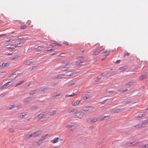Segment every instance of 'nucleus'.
I'll use <instances>...</instances> for the list:
<instances>
[{
    "mask_svg": "<svg viewBox=\"0 0 148 148\" xmlns=\"http://www.w3.org/2000/svg\"><path fill=\"white\" fill-rule=\"evenodd\" d=\"M12 83L11 82H8L5 84H4V86H5V88H6L7 87H9L12 85Z\"/></svg>",
    "mask_w": 148,
    "mask_h": 148,
    "instance_id": "19",
    "label": "nucleus"
},
{
    "mask_svg": "<svg viewBox=\"0 0 148 148\" xmlns=\"http://www.w3.org/2000/svg\"><path fill=\"white\" fill-rule=\"evenodd\" d=\"M23 44V43L22 42H19V43H17L15 44L17 46V47H19L21 46Z\"/></svg>",
    "mask_w": 148,
    "mask_h": 148,
    "instance_id": "30",
    "label": "nucleus"
},
{
    "mask_svg": "<svg viewBox=\"0 0 148 148\" xmlns=\"http://www.w3.org/2000/svg\"><path fill=\"white\" fill-rule=\"evenodd\" d=\"M74 125L73 123H70L66 124V127L67 128H70L73 127Z\"/></svg>",
    "mask_w": 148,
    "mask_h": 148,
    "instance_id": "18",
    "label": "nucleus"
},
{
    "mask_svg": "<svg viewBox=\"0 0 148 148\" xmlns=\"http://www.w3.org/2000/svg\"><path fill=\"white\" fill-rule=\"evenodd\" d=\"M145 110H148V107L145 109Z\"/></svg>",
    "mask_w": 148,
    "mask_h": 148,
    "instance_id": "62",
    "label": "nucleus"
},
{
    "mask_svg": "<svg viewBox=\"0 0 148 148\" xmlns=\"http://www.w3.org/2000/svg\"><path fill=\"white\" fill-rule=\"evenodd\" d=\"M24 82V81H21V82H20L19 83H18L15 86V87H16L17 86H18L20 85V84H21L23 83Z\"/></svg>",
    "mask_w": 148,
    "mask_h": 148,
    "instance_id": "37",
    "label": "nucleus"
},
{
    "mask_svg": "<svg viewBox=\"0 0 148 148\" xmlns=\"http://www.w3.org/2000/svg\"><path fill=\"white\" fill-rule=\"evenodd\" d=\"M72 74H71L70 75H68V76H72Z\"/></svg>",
    "mask_w": 148,
    "mask_h": 148,
    "instance_id": "64",
    "label": "nucleus"
},
{
    "mask_svg": "<svg viewBox=\"0 0 148 148\" xmlns=\"http://www.w3.org/2000/svg\"><path fill=\"white\" fill-rule=\"evenodd\" d=\"M103 53H105V56H108L110 53V52L109 51H105L103 52Z\"/></svg>",
    "mask_w": 148,
    "mask_h": 148,
    "instance_id": "34",
    "label": "nucleus"
},
{
    "mask_svg": "<svg viewBox=\"0 0 148 148\" xmlns=\"http://www.w3.org/2000/svg\"><path fill=\"white\" fill-rule=\"evenodd\" d=\"M9 63H3L1 64V65H0V67H4L7 66H9Z\"/></svg>",
    "mask_w": 148,
    "mask_h": 148,
    "instance_id": "24",
    "label": "nucleus"
},
{
    "mask_svg": "<svg viewBox=\"0 0 148 148\" xmlns=\"http://www.w3.org/2000/svg\"><path fill=\"white\" fill-rule=\"evenodd\" d=\"M130 54V53H127V52L125 51L124 52V56L125 57L126 56H128Z\"/></svg>",
    "mask_w": 148,
    "mask_h": 148,
    "instance_id": "39",
    "label": "nucleus"
},
{
    "mask_svg": "<svg viewBox=\"0 0 148 148\" xmlns=\"http://www.w3.org/2000/svg\"><path fill=\"white\" fill-rule=\"evenodd\" d=\"M45 112H42L40 114L37 115V116L39 118H41L45 114Z\"/></svg>",
    "mask_w": 148,
    "mask_h": 148,
    "instance_id": "21",
    "label": "nucleus"
},
{
    "mask_svg": "<svg viewBox=\"0 0 148 148\" xmlns=\"http://www.w3.org/2000/svg\"><path fill=\"white\" fill-rule=\"evenodd\" d=\"M130 144L129 145L135 146L139 144V143L138 142L134 141L130 143Z\"/></svg>",
    "mask_w": 148,
    "mask_h": 148,
    "instance_id": "20",
    "label": "nucleus"
},
{
    "mask_svg": "<svg viewBox=\"0 0 148 148\" xmlns=\"http://www.w3.org/2000/svg\"><path fill=\"white\" fill-rule=\"evenodd\" d=\"M62 138L58 137L54 138L53 139L51 140L50 142L53 144H54L57 143L59 140L62 141Z\"/></svg>",
    "mask_w": 148,
    "mask_h": 148,
    "instance_id": "5",
    "label": "nucleus"
},
{
    "mask_svg": "<svg viewBox=\"0 0 148 148\" xmlns=\"http://www.w3.org/2000/svg\"><path fill=\"white\" fill-rule=\"evenodd\" d=\"M2 21L0 20V25L1 24H2Z\"/></svg>",
    "mask_w": 148,
    "mask_h": 148,
    "instance_id": "61",
    "label": "nucleus"
},
{
    "mask_svg": "<svg viewBox=\"0 0 148 148\" xmlns=\"http://www.w3.org/2000/svg\"><path fill=\"white\" fill-rule=\"evenodd\" d=\"M27 136H28V138H30V137H33V134L32 133H31L30 134H28L27 135Z\"/></svg>",
    "mask_w": 148,
    "mask_h": 148,
    "instance_id": "46",
    "label": "nucleus"
},
{
    "mask_svg": "<svg viewBox=\"0 0 148 148\" xmlns=\"http://www.w3.org/2000/svg\"><path fill=\"white\" fill-rule=\"evenodd\" d=\"M145 148H148V144L145 145Z\"/></svg>",
    "mask_w": 148,
    "mask_h": 148,
    "instance_id": "58",
    "label": "nucleus"
},
{
    "mask_svg": "<svg viewBox=\"0 0 148 148\" xmlns=\"http://www.w3.org/2000/svg\"><path fill=\"white\" fill-rule=\"evenodd\" d=\"M18 71H17L15 72L14 73L12 74V75L11 76L12 79L15 78L17 76H18L19 74Z\"/></svg>",
    "mask_w": 148,
    "mask_h": 148,
    "instance_id": "10",
    "label": "nucleus"
},
{
    "mask_svg": "<svg viewBox=\"0 0 148 148\" xmlns=\"http://www.w3.org/2000/svg\"><path fill=\"white\" fill-rule=\"evenodd\" d=\"M75 115L77 118L81 119L83 117L84 113L81 111H77L75 112Z\"/></svg>",
    "mask_w": 148,
    "mask_h": 148,
    "instance_id": "1",
    "label": "nucleus"
},
{
    "mask_svg": "<svg viewBox=\"0 0 148 148\" xmlns=\"http://www.w3.org/2000/svg\"><path fill=\"white\" fill-rule=\"evenodd\" d=\"M145 114H139L137 116V118H141L143 116H145Z\"/></svg>",
    "mask_w": 148,
    "mask_h": 148,
    "instance_id": "31",
    "label": "nucleus"
},
{
    "mask_svg": "<svg viewBox=\"0 0 148 148\" xmlns=\"http://www.w3.org/2000/svg\"><path fill=\"white\" fill-rule=\"evenodd\" d=\"M3 88H5V86H4V84L3 86L0 87V90H1Z\"/></svg>",
    "mask_w": 148,
    "mask_h": 148,
    "instance_id": "53",
    "label": "nucleus"
},
{
    "mask_svg": "<svg viewBox=\"0 0 148 148\" xmlns=\"http://www.w3.org/2000/svg\"><path fill=\"white\" fill-rule=\"evenodd\" d=\"M75 109H73L71 110H70L69 111V112L71 113V112H74L75 111Z\"/></svg>",
    "mask_w": 148,
    "mask_h": 148,
    "instance_id": "47",
    "label": "nucleus"
},
{
    "mask_svg": "<svg viewBox=\"0 0 148 148\" xmlns=\"http://www.w3.org/2000/svg\"><path fill=\"white\" fill-rule=\"evenodd\" d=\"M71 63H68L67 64H66L65 65V66H70L71 65Z\"/></svg>",
    "mask_w": 148,
    "mask_h": 148,
    "instance_id": "54",
    "label": "nucleus"
},
{
    "mask_svg": "<svg viewBox=\"0 0 148 148\" xmlns=\"http://www.w3.org/2000/svg\"><path fill=\"white\" fill-rule=\"evenodd\" d=\"M109 116H104L100 118L99 121H103L107 120L109 118Z\"/></svg>",
    "mask_w": 148,
    "mask_h": 148,
    "instance_id": "15",
    "label": "nucleus"
},
{
    "mask_svg": "<svg viewBox=\"0 0 148 148\" xmlns=\"http://www.w3.org/2000/svg\"><path fill=\"white\" fill-rule=\"evenodd\" d=\"M64 76V75L63 74H59L56 76V78L57 79H59L62 78Z\"/></svg>",
    "mask_w": 148,
    "mask_h": 148,
    "instance_id": "27",
    "label": "nucleus"
},
{
    "mask_svg": "<svg viewBox=\"0 0 148 148\" xmlns=\"http://www.w3.org/2000/svg\"><path fill=\"white\" fill-rule=\"evenodd\" d=\"M24 82V81H21V82H20L19 83H18L15 86V87H16L17 86H18L20 85V84H21L23 83Z\"/></svg>",
    "mask_w": 148,
    "mask_h": 148,
    "instance_id": "35",
    "label": "nucleus"
},
{
    "mask_svg": "<svg viewBox=\"0 0 148 148\" xmlns=\"http://www.w3.org/2000/svg\"><path fill=\"white\" fill-rule=\"evenodd\" d=\"M82 62H78L77 64V65H80V64L81 63H82Z\"/></svg>",
    "mask_w": 148,
    "mask_h": 148,
    "instance_id": "59",
    "label": "nucleus"
},
{
    "mask_svg": "<svg viewBox=\"0 0 148 148\" xmlns=\"http://www.w3.org/2000/svg\"><path fill=\"white\" fill-rule=\"evenodd\" d=\"M108 99H106L105 100H104L103 101L100 102V103H102V104H103V103H104L106 101H107V100H108Z\"/></svg>",
    "mask_w": 148,
    "mask_h": 148,
    "instance_id": "51",
    "label": "nucleus"
},
{
    "mask_svg": "<svg viewBox=\"0 0 148 148\" xmlns=\"http://www.w3.org/2000/svg\"><path fill=\"white\" fill-rule=\"evenodd\" d=\"M42 143V141L40 139L37 141H34L33 143V145L35 146H38Z\"/></svg>",
    "mask_w": 148,
    "mask_h": 148,
    "instance_id": "7",
    "label": "nucleus"
},
{
    "mask_svg": "<svg viewBox=\"0 0 148 148\" xmlns=\"http://www.w3.org/2000/svg\"><path fill=\"white\" fill-rule=\"evenodd\" d=\"M24 82V81H21V82H20L19 83H18L15 86V87H16L17 86H18L20 85V84H21L23 83Z\"/></svg>",
    "mask_w": 148,
    "mask_h": 148,
    "instance_id": "36",
    "label": "nucleus"
},
{
    "mask_svg": "<svg viewBox=\"0 0 148 148\" xmlns=\"http://www.w3.org/2000/svg\"><path fill=\"white\" fill-rule=\"evenodd\" d=\"M17 39L18 40H22L24 39V36L22 35L17 36Z\"/></svg>",
    "mask_w": 148,
    "mask_h": 148,
    "instance_id": "26",
    "label": "nucleus"
},
{
    "mask_svg": "<svg viewBox=\"0 0 148 148\" xmlns=\"http://www.w3.org/2000/svg\"><path fill=\"white\" fill-rule=\"evenodd\" d=\"M79 93L78 90L77 89H75L74 90L73 92L71 95H66L65 96L66 97H72L73 96L75 95L78 94Z\"/></svg>",
    "mask_w": 148,
    "mask_h": 148,
    "instance_id": "6",
    "label": "nucleus"
},
{
    "mask_svg": "<svg viewBox=\"0 0 148 148\" xmlns=\"http://www.w3.org/2000/svg\"><path fill=\"white\" fill-rule=\"evenodd\" d=\"M100 51H95L94 52V53H93V55H97L99 52H100Z\"/></svg>",
    "mask_w": 148,
    "mask_h": 148,
    "instance_id": "42",
    "label": "nucleus"
},
{
    "mask_svg": "<svg viewBox=\"0 0 148 148\" xmlns=\"http://www.w3.org/2000/svg\"><path fill=\"white\" fill-rule=\"evenodd\" d=\"M52 50H53V49H49V48H48L46 50V51H49Z\"/></svg>",
    "mask_w": 148,
    "mask_h": 148,
    "instance_id": "56",
    "label": "nucleus"
},
{
    "mask_svg": "<svg viewBox=\"0 0 148 148\" xmlns=\"http://www.w3.org/2000/svg\"><path fill=\"white\" fill-rule=\"evenodd\" d=\"M147 77V75L146 74H145L141 75L140 77V79L141 80H143L146 79Z\"/></svg>",
    "mask_w": 148,
    "mask_h": 148,
    "instance_id": "17",
    "label": "nucleus"
},
{
    "mask_svg": "<svg viewBox=\"0 0 148 148\" xmlns=\"http://www.w3.org/2000/svg\"><path fill=\"white\" fill-rule=\"evenodd\" d=\"M12 39V38L11 37H8L6 38L7 40H6V41H10Z\"/></svg>",
    "mask_w": 148,
    "mask_h": 148,
    "instance_id": "45",
    "label": "nucleus"
},
{
    "mask_svg": "<svg viewBox=\"0 0 148 148\" xmlns=\"http://www.w3.org/2000/svg\"><path fill=\"white\" fill-rule=\"evenodd\" d=\"M148 122V119L144 121V123L141 124L137 125L135 126V127L137 128H141L145 127L147 123Z\"/></svg>",
    "mask_w": 148,
    "mask_h": 148,
    "instance_id": "2",
    "label": "nucleus"
},
{
    "mask_svg": "<svg viewBox=\"0 0 148 148\" xmlns=\"http://www.w3.org/2000/svg\"><path fill=\"white\" fill-rule=\"evenodd\" d=\"M51 135L50 134H46L45 135H43L41 137V138L40 139V140L42 141V140H44L45 139H46L48 137H50Z\"/></svg>",
    "mask_w": 148,
    "mask_h": 148,
    "instance_id": "16",
    "label": "nucleus"
},
{
    "mask_svg": "<svg viewBox=\"0 0 148 148\" xmlns=\"http://www.w3.org/2000/svg\"><path fill=\"white\" fill-rule=\"evenodd\" d=\"M30 99L29 98H26L24 100V102L25 103L27 102H28L30 101Z\"/></svg>",
    "mask_w": 148,
    "mask_h": 148,
    "instance_id": "38",
    "label": "nucleus"
},
{
    "mask_svg": "<svg viewBox=\"0 0 148 148\" xmlns=\"http://www.w3.org/2000/svg\"><path fill=\"white\" fill-rule=\"evenodd\" d=\"M89 98V96H84L83 97V98L84 100H86L88 99Z\"/></svg>",
    "mask_w": 148,
    "mask_h": 148,
    "instance_id": "48",
    "label": "nucleus"
},
{
    "mask_svg": "<svg viewBox=\"0 0 148 148\" xmlns=\"http://www.w3.org/2000/svg\"><path fill=\"white\" fill-rule=\"evenodd\" d=\"M26 115V114L25 112H23L20 115V117L21 118H23V117L25 116Z\"/></svg>",
    "mask_w": 148,
    "mask_h": 148,
    "instance_id": "32",
    "label": "nucleus"
},
{
    "mask_svg": "<svg viewBox=\"0 0 148 148\" xmlns=\"http://www.w3.org/2000/svg\"><path fill=\"white\" fill-rule=\"evenodd\" d=\"M102 142L100 140L98 141L97 143V144L98 145H100L102 143Z\"/></svg>",
    "mask_w": 148,
    "mask_h": 148,
    "instance_id": "50",
    "label": "nucleus"
},
{
    "mask_svg": "<svg viewBox=\"0 0 148 148\" xmlns=\"http://www.w3.org/2000/svg\"><path fill=\"white\" fill-rule=\"evenodd\" d=\"M107 74H106V73H103L102 74V75L103 76H106Z\"/></svg>",
    "mask_w": 148,
    "mask_h": 148,
    "instance_id": "55",
    "label": "nucleus"
},
{
    "mask_svg": "<svg viewBox=\"0 0 148 148\" xmlns=\"http://www.w3.org/2000/svg\"><path fill=\"white\" fill-rule=\"evenodd\" d=\"M39 91L38 90H32L30 91L29 94L30 95H33L36 93H39Z\"/></svg>",
    "mask_w": 148,
    "mask_h": 148,
    "instance_id": "11",
    "label": "nucleus"
},
{
    "mask_svg": "<svg viewBox=\"0 0 148 148\" xmlns=\"http://www.w3.org/2000/svg\"><path fill=\"white\" fill-rule=\"evenodd\" d=\"M16 107V106L15 104H13L12 105H9L7 106V108L8 110H11L13 109L14 108Z\"/></svg>",
    "mask_w": 148,
    "mask_h": 148,
    "instance_id": "14",
    "label": "nucleus"
},
{
    "mask_svg": "<svg viewBox=\"0 0 148 148\" xmlns=\"http://www.w3.org/2000/svg\"><path fill=\"white\" fill-rule=\"evenodd\" d=\"M5 35V34H1V35H0V36H4Z\"/></svg>",
    "mask_w": 148,
    "mask_h": 148,
    "instance_id": "60",
    "label": "nucleus"
},
{
    "mask_svg": "<svg viewBox=\"0 0 148 148\" xmlns=\"http://www.w3.org/2000/svg\"><path fill=\"white\" fill-rule=\"evenodd\" d=\"M38 108V107L36 106H33L32 107V109L33 110H36Z\"/></svg>",
    "mask_w": 148,
    "mask_h": 148,
    "instance_id": "40",
    "label": "nucleus"
},
{
    "mask_svg": "<svg viewBox=\"0 0 148 148\" xmlns=\"http://www.w3.org/2000/svg\"><path fill=\"white\" fill-rule=\"evenodd\" d=\"M56 113V111L53 110L51 112H48V115L49 116H52L55 114Z\"/></svg>",
    "mask_w": 148,
    "mask_h": 148,
    "instance_id": "25",
    "label": "nucleus"
},
{
    "mask_svg": "<svg viewBox=\"0 0 148 148\" xmlns=\"http://www.w3.org/2000/svg\"><path fill=\"white\" fill-rule=\"evenodd\" d=\"M49 45L52 46V47L55 46L56 45L61 46V45H60L58 43L53 41H51V42L50 44H49Z\"/></svg>",
    "mask_w": 148,
    "mask_h": 148,
    "instance_id": "8",
    "label": "nucleus"
},
{
    "mask_svg": "<svg viewBox=\"0 0 148 148\" xmlns=\"http://www.w3.org/2000/svg\"><path fill=\"white\" fill-rule=\"evenodd\" d=\"M17 47V46L15 44L14 45H11L9 47H7V48L10 49H14L15 48Z\"/></svg>",
    "mask_w": 148,
    "mask_h": 148,
    "instance_id": "29",
    "label": "nucleus"
},
{
    "mask_svg": "<svg viewBox=\"0 0 148 148\" xmlns=\"http://www.w3.org/2000/svg\"><path fill=\"white\" fill-rule=\"evenodd\" d=\"M73 84H74V83H72V84H69V86L72 85Z\"/></svg>",
    "mask_w": 148,
    "mask_h": 148,
    "instance_id": "63",
    "label": "nucleus"
},
{
    "mask_svg": "<svg viewBox=\"0 0 148 148\" xmlns=\"http://www.w3.org/2000/svg\"><path fill=\"white\" fill-rule=\"evenodd\" d=\"M122 111V109L117 108L116 109H113L112 110V112L113 113L119 112Z\"/></svg>",
    "mask_w": 148,
    "mask_h": 148,
    "instance_id": "13",
    "label": "nucleus"
},
{
    "mask_svg": "<svg viewBox=\"0 0 148 148\" xmlns=\"http://www.w3.org/2000/svg\"><path fill=\"white\" fill-rule=\"evenodd\" d=\"M80 101L79 100H76L73 101L72 103V105L73 106H76L79 105V104Z\"/></svg>",
    "mask_w": 148,
    "mask_h": 148,
    "instance_id": "12",
    "label": "nucleus"
},
{
    "mask_svg": "<svg viewBox=\"0 0 148 148\" xmlns=\"http://www.w3.org/2000/svg\"><path fill=\"white\" fill-rule=\"evenodd\" d=\"M145 145H140L139 147L140 148H145Z\"/></svg>",
    "mask_w": 148,
    "mask_h": 148,
    "instance_id": "49",
    "label": "nucleus"
},
{
    "mask_svg": "<svg viewBox=\"0 0 148 148\" xmlns=\"http://www.w3.org/2000/svg\"><path fill=\"white\" fill-rule=\"evenodd\" d=\"M94 108L91 106H85L83 107L82 108V110L84 111H88L94 110Z\"/></svg>",
    "mask_w": 148,
    "mask_h": 148,
    "instance_id": "3",
    "label": "nucleus"
},
{
    "mask_svg": "<svg viewBox=\"0 0 148 148\" xmlns=\"http://www.w3.org/2000/svg\"><path fill=\"white\" fill-rule=\"evenodd\" d=\"M49 117H46V116H44L43 118V121H45L47 120V119H48Z\"/></svg>",
    "mask_w": 148,
    "mask_h": 148,
    "instance_id": "43",
    "label": "nucleus"
},
{
    "mask_svg": "<svg viewBox=\"0 0 148 148\" xmlns=\"http://www.w3.org/2000/svg\"><path fill=\"white\" fill-rule=\"evenodd\" d=\"M27 27V26L26 25H22L21 27V29H25Z\"/></svg>",
    "mask_w": 148,
    "mask_h": 148,
    "instance_id": "44",
    "label": "nucleus"
},
{
    "mask_svg": "<svg viewBox=\"0 0 148 148\" xmlns=\"http://www.w3.org/2000/svg\"><path fill=\"white\" fill-rule=\"evenodd\" d=\"M63 44L67 45H69V43L67 42H64L63 43Z\"/></svg>",
    "mask_w": 148,
    "mask_h": 148,
    "instance_id": "52",
    "label": "nucleus"
},
{
    "mask_svg": "<svg viewBox=\"0 0 148 148\" xmlns=\"http://www.w3.org/2000/svg\"><path fill=\"white\" fill-rule=\"evenodd\" d=\"M8 131L11 133H13L14 131V130L12 128H9Z\"/></svg>",
    "mask_w": 148,
    "mask_h": 148,
    "instance_id": "33",
    "label": "nucleus"
},
{
    "mask_svg": "<svg viewBox=\"0 0 148 148\" xmlns=\"http://www.w3.org/2000/svg\"><path fill=\"white\" fill-rule=\"evenodd\" d=\"M125 67L123 66H122L120 68L119 70H120V71L121 72L124 70H125Z\"/></svg>",
    "mask_w": 148,
    "mask_h": 148,
    "instance_id": "41",
    "label": "nucleus"
},
{
    "mask_svg": "<svg viewBox=\"0 0 148 148\" xmlns=\"http://www.w3.org/2000/svg\"><path fill=\"white\" fill-rule=\"evenodd\" d=\"M33 62V60L32 59L26 61V64H31Z\"/></svg>",
    "mask_w": 148,
    "mask_h": 148,
    "instance_id": "28",
    "label": "nucleus"
},
{
    "mask_svg": "<svg viewBox=\"0 0 148 148\" xmlns=\"http://www.w3.org/2000/svg\"><path fill=\"white\" fill-rule=\"evenodd\" d=\"M43 49V47L41 46H38L37 48H35V49L37 52L40 51L42 50Z\"/></svg>",
    "mask_w": 148,
    "mask_h": 148,
    "instance_id": "22",
    "label": "nucleus"
},
{
    "mask_svg": "<svg viewBox=\"0 0 148 148\" xmlns=\"http://www.w3.org/2000/svg\"><path fill=\"white\" fill-rule=\"evenodd\" d=\"M87 122L89 123H94L97 121H99L97 118L96 117H94L88 119L87 120Z\"/></svg>",
    "mask_w": 148,
    "mask_h": 148,
    "instance_id": "4",
    "label": "nucleus"
},
{
    "mask_svg": "<svg viewBox=\"0 0 148 148\" xmlns=\"http://www.w3.org/2000/svg\"><path fill=\"white\" fill-rule=\"evenodd\" d=\"M120 60H117V61H116V63H117H117H119V62H120Z\"/></svg>",
    "mask_w": 148,
    "mask_h": 148,
    "instance_id": "57",
    "label": "nucleus"
},
{
    "mask_svg": "<svg viewBox=\"0 0 148 148\" xmlns=\"http://www.w3.org/2000/svg\"><path fill=\"white\" fill-rule=\"evenodd\" d=\"M135 81H131L130 82H127L126 84V85L131 86L133 85Z\"/></svg>",
    "mask_w": 148,
    "mask_h": 148,
    "instance_id": "23",
    "label": "nucleus"
},
{
    "mask_svg": "<svg viewBox=\"0 0 148 148\" xmlns=\"http://www.w3.org/2000/svg\"><path fill=\"white\" fill-rule=\"evenodd\" d=\"M41 133V131H37L36 132L32 133L33 137H36L40 135Z\"/></svg>",
    "mask_w": 148,
    "mask_h": 148,
    "instance_id": "9",
    "label": "nucleus"
}]
</instances>
